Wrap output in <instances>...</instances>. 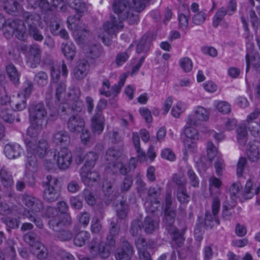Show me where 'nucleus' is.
Segmentation results:
<instances>
[{
    "label": "nucleus",
    "mask_w": 260,
    "mask_h": 260,
    "mask_svg": "<svg viewBox=\"0 0 260 260\" xmlns=\"http://www.w3.org/2000/svg\"><path fill=\"white\" fill-rule=\"evenodd\" d=\"M80 176L83 183L88 186H92L97 182L100 178L99 173L92 168L83 166L80 170Z\"/></svg>",
    "instance_id": "11"
},
{
    "label": "nucleus",
    "mask_w": 260,
    "mask_h": 260,
    "mask_svg": "<svg viewBox=\"0 0 260 260\" xmlns=\"http://www.w3.org/2000/svg\"><path fill=\"white\" fill-rule=\"evenodd\" d=\"M112 166L114 172H116L117 170H119L120 174L123 175H126L130 171L128 167L120 162L114 163Z\"/></svg>",
    "instance_id": "57"
},
{
    "label": "nucleus",
    "mask_w": 260,
    "mask_h": 260,
    "mask_svg": "<svg viewBox=\"0 0 260 260\" xmlns=\"http://www.w3.org/2000/svg\"><path fill=\"white\" fill-rule=\"evenodd\" d=\"M158 228V222L150 217L145 218L143 223V228L147 234L153 233Z\"/></svg>",
    "instance_id": "31"
},
{
    "label": "nucleus",
    "mask_w": 260,
    "mask_h": 260,
    "mask_svg": "<svg viewBox=\"0 0 260 260\" xmlns=\"http://www.w3.org/2000/svg\"><path fill=\"white\" fill-rule=\"evenodd\" d=\"M249 148L247 150V155L248 159L251 162L256 161L259 157V148L260 142L248 143Z\"/></svg>",
    "instance_id": "24"
},
{
    "label": "nucleus",
    "mask_w": 260,
    "mask_h": 260,
    "mask_svg": "<svg viewBox=\"0 0 260 260\" xmlns=\"http://www.w3.org/2000/svg\"><path fill=\"white\" fill-rule=\"evenodd\" d=\"M104 196L108 200L112 201L116 199L118 196V191L114 181L107 182L103 185Z\"/></svg>",
    "instance_id": "20"
},
{
    "label": "nucleus",
    "mask_w": 260,
    "mask_h": 260,
    "mask_svg": "<svg viewBox=\"0 0 260 260\" xmlns=\"http://www.w3.org/2000/svg\"><path fill=\"white\" fill-rule=\"evenodd\" d=\"M66 2L77 13L76 15L70 16L68 18V27L73 31V35L77 41L84 40L88 31L85 27L80 26L79 22L81 14L86 10L85 4L81 0H66Z\"/></svg>",
    "instance_id": "3"
},
{
    "label": "nucleus",
    "mask_w": 260,
    "mask_h": 260,
    "mask_svg": "<svg viewBox=\"0 0 260 260\" xmlns=\"http://www.w3.org/2000/svg\"><path fill=\"white\" fill-rule=\"evenodd\" d=\"M187 175L190 185L194 187H198L199 185V179L192 169H188Z\"/></svg>",
    "instance_id": "52"
},
{
    "label": "nucleus",
    "mask_w": 260,
    "mask_h": 260,
    "mask_svg": "<svg viewBox=\"0 0 260 260\" xmlns=\"http://www.w3.org/2000/svg\"><path fill=\"white\" fill-rule=\"evenodd\" d=\"M27 161L26 164V168L31 172L37 171L38 169V164L36 156L33 154H30V153H28L27 151Z\"/></svg>",
    "instance_id": "39"
},
{
    "label": "nucleus",
    "mask_w": 260,
    "mask_h": 260,
    "mask_svg": "<svg viewBox=\"0 0 260 260\" xmlns=\"http://www.w3.org/2000/svg\"><path fill=\"white\" fill-rule=\"evenodd\" d=\"M48 77L46 73L43 71L38 72L35 76L34 80L37 84L41 86L44 87L48 83Z\"/></svg>",
    "instance_id": "46"
},
{
    "label": "nucleus",
    "mask_w": 260,
    "mask_h": 260,
    "mask_svg": "<svg viewBox=\"0 0 260 260\" xmlns=\"http://www.w3.org/2000/svg\"><path fill=\"white\" fill-rule=\"evenodd\" d=\"M168 232L172 236V241L177 247L183 246L185 240L183 233H180L177 228L172 230L171 229L170 231Z\"/></svg>",
    "instance_id": "33"
},
{
    "label": "nucleus",
    "mask_w": 260,
    "mask_h": 260,
    "mask_svg": "<svg viewBox=\"0 0 260 260\" xmlns=\"http://www.w3.org/2000/svg\"><path fill=\"white\" fill-rule=\"evenodd\" d=\"M61 21L59 18L55 15H52L50 22V30L52 34L54 36H57L59 34V28L60 27Z\"/></svg>",
    "instance_id": "43"
},
{
    "label": "nucleus",
    "mask_w": 260,
    "mask_h": 260,
    "mask_svg": "<svg viewBox=\"0 0 260 260\" xmlns=\"http://www.w3.org/2000/svg\"><path fill=\"white\" fill-rule=\"evenodd\" d=\"M177 198L181 204L187 203L190 200V196L187 192L186 186L177 188Z\"/></svg>",
    "instance_id": "35"
},
{
    "label": "nucleus",
    "mask_w": 260,
    "mask_h": 260,
    "mask_svg": "<svg viewBox=\"0 0 260 260\" xmlns=\"http://www.w3.org/2000/svg\"><path fill=\"white\" fill-rule=\"evenodd\" d=\"M67 124L69 130L74 133L81 132L85 125L83 119L78 114L70 116Z\"/></svg>",
    "instance_id": "13"
},
{
    "label": "nucleus",
    "mask_w": 260,
    "mask_h": 260,
    "mask_svg": "<svg viewBox=\"0 0 260 260\" xmlns=\"http://www.w3.org/2000/svg\"><path fill=\"white\" fill-rule=\"evenodd\" d=\"M133 182V180L132 177L129 176H126L120 185L121 191L124 192L128 191L131 187Z\"/></svg>",
    "instance_id": "62"
},
{
    "label": "nucleus",
    "mask_w": 260,
    "mask_h": 260,
    "mask_svg": "<svg viewBox=\"0 0 260 260\" xmlns=\"http://www.w3.org/2000/svg\"><path fill=\"white\" fill-rule=\"evenodd\" d=\"M58 113L60 114L61 117H63L66 115L71 116L72 114H74L69 103L61 104L58 108Z\"/></svg>",
    "instance_id": "49"
},
{
    "label": "nucleus",
    "mask_w": 260,
    "mask_h": 260,
    "mask_svg": "<svg viewBox=\"0 0 260 260\" xmlns=\"http://www.w3.org/2000/svg\"><path fill=\"white\" fill-rule=\"evenodd\" d=\"M91 127L93 132L100 134L104 127V118L100 112H96L92 118Z\"/></svg>",
    "instance_id": "23"
},
{
    "label": "nucleus",
    "mask_w": 260,
    "mask_h": 260,
    "mask_svg": "<svg viewBox=\"0 0 260 260\" xmlns=\"http://www.w3.org/2000/svg\"><path fill=\"white\" fill-rule=\"evenodd\" d=\"M145 6L146 3L142 0H133L130 5L131 10L134 14H136L138 16V13L142 11L145 9Z\"/></svg>",
    "instance_id": "47"
},
{
    "label": "nucleus",
    "mask_w": 260,
    "mask_h": 260,
    "mask_svg": "<svg viewBox=\"0 0 260 260\" xmlns=\"http://www.w3.org/2000/svg\"><path fill=\"white\" fill-rule=\"evenodd\" d=\"M259 188L254 185L250 180L247 181L242 196L245 199L252 198L254 194H258Z\"/></svg>",
    "instance_id": "26"
},
{
    "label": "nucleus",
    "mask_w": 260,
    "mask_h": 260,
    "mask_svg": "<svg viewBox=\"0 0 260 260\" xmlns=\"http://www.w3.org/2000/svg\"><path fill=\"white\" fill-rule=\"evenodd\" d=\"M0 182L5 187H9L13 185V179L5 170L0 169Z\"/></svg>",
    "instance_id": "37"
},
{
    "label": "nucleus",
    "mask_w": 260,
    "mask_h": 260,
    "mask_svg": "<svg viewBox=\"0 0 260 260\" xmlns=\"http://www.w3.org/2000/svg\"><path fill=\"white\" fill-rule=\"evenodd\" d=\"M61 51L68 59L72 60L76 55V47L72 43H62Z\"/></svg>",
    "instance_id": "32"
},
{
    "label": "nucleus",
    "mask_w": 260,
    "mask_h": 260,
    "mask_svg": "<svg viewBox=\"0 0 260 260\" xmlns=\"http://www.w3.org/2000/svg\"><path fill=\"white\" fill-rule=\"evenodd\" d=\"M3 221L8 228L11 229H17L19 227V221L16 218H12L9 216L2 218Z\"/></svg>",
    "instance_id": "54"
},
{
    "label": "nucleus",
    "mask_w": 260,
    "mask_h": 260,
    "mask_svg": "<svg viewBox=\"0 0 260 260\" xmlns=\"http://www.w3.org/2000/svg\"><path fill=\"white\" fill-rule=\"evenodd\" d=\"M122 152L118 149L114 148H109L106 152L105 159L107 161L115 163V161L117 160L121 155Z\"/></svg>",
    "instance_id": "38"
},
{
    "label": "nucleus",
    "mask_w": 260,
    "mask_h": 260,
    "mask_svg": "<svg viewBox=\"0 0 260 260\" xmlns=\"http://www.w3.org/2000/svg\"><path fill=\"white\" fill-rule=\"evenodd\" d=\"M72 161V155L68 149L63 147L58 152L57 164L60 169H68L71 165Z\"/></svg>",
    "instance_id": "15"
},
{
    "label": "nucleus",
    "mask_w": 260,
    "mask_h": 260,
    "mask_svg": "<svg viewBox=\"0 0 260 260\" xmlns=\"http://www.w3.org/2000/svg\"><path fill=\"white\" fill-rule=\"evenodd\" d=\"M247 126L253 136L255 138L259 136L260 127L257 122H249V123H247Z\"/></svg>",
    "instance_id": "61"
},
{
    "label": "nucleus",
    "mask_w": 260,
    "mask_h": 260,
    "mask_svg": "<svg viewBox=\"0 0 260 260\" xmlns=\"http://www.w3.org/2000/svg\"><path fill=\"white\" fill-rule=\"evenodd\" d=\"M207 152L208 159L212 161L215 157L217 153L216 147L212 142H208L207 146Z\"/></svg>",
    "instance_id": "59"
},
{
    "label": "nucleus",
    "mask_w": 260,
    "mask_h": 260,
    "mask_svg": "<svg viewBox=\"0 0 260 260\" xmlns=\"http://www.w3.org/2000/svg\"><path fill=\"white\" fill-rule=\"evenodd\" d=\"M98 158V156L95 153L93 152L87 153L84 156L85 163L83 166H86L89 168H93Z\"/></svg>",
    "instance_id": "45"
},
{
    "label": "nucleus",
    "mask_w": 260,
    "mask_h": 260,
    "mask_svg": "<svg viewBox=\"0 0 260 260\" xmlns=\"http://www.w3.org/2000/svg\"><path fill=\"white\" fill-rule=\"evenodd\" d=\"M27 151L30 153V154L38 155L39 157H43L47 151L48 144L46 141H40L36 145L30 140L26 139L25 140Z\"/></svg>",
    "instance_id": "10"
},
{
    "label": "nucleus",
    "mask_w": 260,
    "mask_h": 260,
    "mask_svg": "<svg viewBox=\"0 0 260 260\" xmlns=\"http://www.w3.org/2000/svg\"><path fill=\"white\" fill-rule=\"evenodd\" d=\"M198 125H188L186 124L184 129V134L186 138L192 139L193 140L198 139V133L197 129L192 126H198Z\"/></svg>",
    "instance_id": "51"
},
{
    "label": "nucleus",
    "mask_w": 260,
    "mask_h": 260,
    "mask_svg": "<svg viewBox=\"0 0 260 260\" xmlns=\"http://www.w3.org/2000/svg\"><path fill=\"white\" fill-rule=\"evenodd\" d=\"M82 197L85 199L86 203L90 206L95 205L96 200L92 193L88 189L85 188L81 193Z\"/></svg>",
    "instance_id": "50"
},
{
    "label": "nucleus",
    "mask_w": 260,
    "mask_h": 260,
    "mask_svg": "<svg viewBox=\"0 0 260 260\" xmlns=\"http://www.w3.org/2000/svg\"><path fill=\"white\" fill-rule=\"evenodd\" d=\"M88 50L90 56L92 59L99 58L104 54L103 47L99 44L90 46Z\"/></svg>",
    "instance_id": "44"
},
{
    "label": "nucleus",
    "mask_w": 260,
    "mask_h": 260,
    "mask_svg": "<svg viewBox=\"0 0 260 260\" xmlns=\"http://www.w3.org/2000/svg\"><path fill=\"white\" fill-rule=\"evenodd\" d=\"M20 21L19 20H8L7 21H6L3 27L4 34L6 37L10 38L13 35Z\"/></svg>",
    "instance_id": "25"
},
{
    "label": "nucleus",
    "mask_w": 260,
    "mask_h": 260,
    "mask_svg": "<svg viewBox=\"0 0 260 260\" xmlns=\"http://www.w3.org/2000/svg\"><path fill=\"white\" fill-rule=\"evenodd\" d=\"M23 0H0L5 11L11 15L18 16L22 13L24 23L26 25V29L39 25L41 22V16L37 13H32L23 11L20 4Z\"/></svg>",
    "instance_id": "2"
},
{
    "label": "nucleus",
    "mask_w": 260,
    "mask_h": 260,
    "mask_svg": "<svg viewBox=\"0 0 260 260\" xmlns=\"http://www.w3.org/2000/svg\"><path fill=\"white\" fill-rule=\"evenodd\" d=\"M32 251L34 254L40 259L46 257L47 253L46 248L41 243L36 244L34 247H32Z\"/></svg>",
    "instance_id": "40"
},
{
    "label": "nucleus",
    "mask_w": 260,
    "mask_h": 260,
    "mask_svg": "<svg viewBox=\"0 0 260 260\" xmlns=\"http://www.w3.org/2000/svg\"><path fill=\"white\" fill-rule=\"evenodd\" d=\"M133 253V246L127 241H124L121 248L117 250L115 258L116 260H131V257Z\"/></svg>",
    "instance_id": "16"
},
{
    "label": "nucleus",
    "mask_w": 260,
    "mask_h": 260,
    "mask_svg": "<svg viewBox=\"0 0 260 260\" xmlns=\"http://www.w3.org/2000/svg\"><path fill=\"white\" fill-rule=\"evenodd\" d=\"M206 18L205 12L201 11L195 14L192 17V22L196 25H201L203 23Z\"/></svg>",
    "instance_id": "64"
},
{
    "label": "nucleus",
    "mask_w": 260,
    "mask_h": 260,
    "mask_svg": "<svg viewBox=\"0 0 260 260\" xmlns=\"http://www.w3.org/2000/svg\"><path fill=\"white\" fill-rule=\"evenodd\" d=\"M91 231L93 234H98L102 235L104 232L103 226L100 221L96 219L95 221H92L91 224Z\"/></svg>",
    "instance_id": "60"
},
{
    "label": "nucleus",
    "mask_w": 260,
    "mask_h": 260,
    "mask_svg": "<svg viewBox=\"0 0 260 260\" xmlns=\"http://www.w3.org/2000/svg\"><path fill=\"white\" fill-rule=\"evenodd\" d=\"M90 235L85 231H82L78 233L75 236L74 244L78 247H82L89 240Z\"/></svg>",
    "instance_id": "29"
},
{
    "label": "nucleus",
    "mask_w": 260,
    "mask_h": 260,
    "mask_svg": "<svg viewBox=\"0 0 260 260\" xmlns=\"http://www.w3.org/2000/svg\"><path fill=\"white\" fill-rule=\"evenodd\" d=\"M246 72L247 73L250 67V63L256 68L260 67V56L258 53L255 54L252 56L247 54L246 56Z\"/></svg>",
    "instance_id": "34"
},
{
    "label": "nucleus",
    "mask_w": 260,
    "mask_h": 260,
    "mask_svg": "<svg viewBox=\"0 0 260 260\" xmlns=\"http://www.w3.org/2000/svg\"><path fill=\"white\" fill-rule=\"evenodd\" d=\"M22 202L35 213L40 212L44 209V204L41 200L28 194L23 195Z\"/></svg>",
    "instance_id": "14"
},
{
    "label": "nucleus",
    "mask_w": 260,
    "mask_h": 260,
    "mask_svg": "<svg viewBox=\"0 0 260 260\" xmlns=\"http://www.w3.org/2000/svg\"><path fill=\"white\" fill-rule=\"evenodd\" d=\"M113 9L119 19H117L114 16H111L110 21L103 24L104 34L100 36L103 42L107 45L110 44L112 36H116L117 31L123 28L122 20H127L129 24H135L139 20V16L131 10L128 0H115Z\"/></svg>",
    "instance_id": "1"
},
{
    "label": "nucleus",
    "mask_w": 260,
    "mask_h": 260,
    "mask_svg": "<svg viewBox=\"0 0 260 260\" xmlns=\"http://www.w3.org/2000/svg\"><path fill=\"white\" fill-rule=\"evenodd\" d=\"M120 226L116 220H112L109 226V234L107 236L105 245L113 248L115 246V237L118 236Z\"/></svg>",
    "instance_id": "18"
},
{
    "label": "nucleus",
    "mask_w": 260,
    "mask_h": 260,
    "mask_svg": "<svg viewBox=\"0 0 260 260\" xmlns=\"http://www.w3.org/2000/svg\"><path fill=\"white\" fill-rule=\"evenodd\" d=\"M176 211L175 210H165V217L164 222H165L166 230L169 231L171 229L176 228L173 225L176 218Z\"/></svg>",
    "instance_id": "28"
},
{
    "label": "nucleus",
    "mask_w": 260,
    "mask_h": 260,
    "mask_svg": "<svg viewBox=\"0 0 260 260\" xmlns=\"http://www.w3.org/2000/svg\"><path fill=\"white\" fill-rule=\"evenodd\" d=\"M66 85L63 82L57 83L56 87L55 99L59 102L62 96L65 94Z\"/></svg>",
    "instance_id": "56"
},
{
    "label": "nucleus",
    "mask_w": 260,
    "mask_h": 260,
    "mask_svg": "<svg viewBox=\"0 0 260 260\" xmlns=\"http://www.w3.org/2000/svg\"><path fill=\"white\" fill-rule=\"evenodd\" d=\"M143 228V223L139 220H134L131 223L130 233L133 236L138 235Z\"/></svg>",
    "instance_id": "48"
},
{
    "label": "nucleus",
    "mask_w": 260,
    "mask_h": 260,
    "mask_svg": "<svg viewBox=\"0 0 260 260\" xmlns=\"http://www.w3.org/2000/svg\"><path fill=\"white\" fill-rule=\"evenodd\" d=\"M42 51L39 45L34 44L29 46L26 54V61L31 68H36L41 62Z\"/></svg>",
    "instance_id": "9"
},
{
    "label": "nucleus",
    "mask_w": 260,
    "mask_h": 260,
    "mask_svg": "<svg viewBox=\"0 0 260 260\" xmlns=\"http://www.w3.org/2000/svg\"><path fill=\"white\" fill-rule=\"evenodd\" d=\"M7 75L11 82L17 85L19 83L20 74L14 64L10 63L6 66Z\"/></svg>",
    "instance_id": "30"
},
{
    "label": "nucleus",
    "mask_w": 260,
    "mask_h": 260,
    "mask_svg": "<svg viewBox=\"0 0 260 260\" xmlns=\"http://www.w3.org/2000/svg\"><path fill=\"white\" fill-rule=\"evenodd\" d=\"M57 238L62 241H67L71 240L73 234L72 231L68 230H59L56 235Z\"/></svg>",
    "instance_id": "53"
},
{
    "label": "nucleus",
    "mask_w": 260,
    "mask_h": 260,
    "mask_svg": "<svg viewBox=\"0 0 260 260\" xmlns=\"http://www.w3.org/2000/svg\"><path fill=\"white\" fill-rule=\"evenodd\" d=\"M237 140L241 146H244L247 141V133L245 127L240 126L236 129Z\"/></svg>",
    "instance_id": "36"
},
{
    "label": "nucleus",
    "mask_w": 260,
    "mask_h": 260,
    "mask_svg": "<svg viewBox=\"0 0 260 260\" xmlns=\"http://www.w3.org/2000/svg\"><path fill=\"white\" fill-rule=\"evenodd\" d=\"M220 208V198L217 196L212 197L211 209L212 214L210 211H206L204 219V224L206 228L212 229L215 224L220 223L218 214Z\"/></svg>",
    "instance_id": "6"
},
{
    "label": "nucleus",
    "mask_w": 260,
    "mask_h": 260,
    "mask_svg": "<svg viewBox=\"0 0 260 260\" xmlns=\"http://www.w3.org/2000/svg\"><path fill=\"white\" fill-rule=\"evenodd\" d=\"M23 239L24 241L27 243L30 246H32V247H34L37 243V236L34 233H28L26 234L24 237Z\"/></svg>",
    "instance_id": "63"
},
{
    "label": "nucleus",
    "mask_w": 260,
    "mask_h": 260,
    "mask_svg": "<svg viewBox=\"0 0 260 260\" xmlns=\"http://www.w3.org/2000/svg\"><path fill=\"white\" fill-rule=\"evenodd\" d=\"M14 34L17 39L21 41L26 40L28 36L26 27L24 26V24L21 21H20Z\"/></svg>",
    "instance_id": "41"
},
{
    "label": "nucleus",
    "mask_w": 260,
    "mask_h": 260,
    "mask_svg": "<svg viewBox=\"0 0 260 260\" xmlns=\"http://www.w3.org/2000/svg\"><path fill=\"white\" fill-rule=\"evenodd\" d=\"M153 40V37L151 34L147 32L144 34L137 45V53L146 54L149 51Z\"/></svg>",
    "instance_id": "17"
},
{
    "label": "nucleus",
    "mask_w": 260,
    "mask_h": 260,
    "mask_svg": "<svg viewBox=\"0 0 260 260\" xmlns=\"http://www.w3.org/2000/svg\"><path fill=\"white\" fill-rule=\"evenodd\" d=\"M89 252L93 257L100 255L102 258H107L110 255L112 248L104 246L101 239L93 238L89 245Z\"/></svg>",
    "instance_id": "7"
},
{
    "label": "nucleus",
    "mask_w": 260,
    "mask_h": 260,
    "mask_svg": "<svg viewBox=\"0 0 260 260\" xmlns=\"http://www.w3.org/2000/svg\"><path fill=\"white\" fill-rule=\"evenodd\" d=\"M69 103L70 104L74 114H77V113L81 111L83 107V103L79 99V97H77L74 101H69Z\"/></svg>",
    "instance_id": "55"
},
{
    "label": "nucleus",
    "mask_w": 260,
    "mask_h": 260,
    "mask_svg": "<svg viewBox=\"0 0 260 260\" xmlns=\"http://www.w3.org/2000/svg\"><path fill=\"white\" fill-rule=\"evenodd\" d=\"M71 222L72 219L70 214H57L49 220L48 225L50 229L58 232L63 226L70 224Z\"/></svg>",
    "instance_id": "12"
},
{
    "label": "nucleus",
    "mask_w": 260,
    "mask_h": 260,
    "mask_svg": "<svg viewBox=\"0 0 260 260\" xmlns=\"http://www.w3.org/2000/svg\"><path fill=\"white\" fill-rule=\"evenodd\" d=\"M22 149L18 144H7L5 147L4 152L6 156L9 159H14L19 156Z\"/></svg>",
    "instance_id": "21"
},
{
    "label": "nucleus",
    "mask_w": 260,
    "mask_h": 260,
    "mask_svg": "<svg viewBox=\"0 0 260 260\" xmlns=\"http://www.w3.org/2000/svg\"><path fill=\"white\" fill-rule=\"evenodd\" d=\"M208 111L203 107H198L193 113L189 115L186 119L188 125H199L201 122L207 121L209 118Z\"/></svg>",
    "instance_id": "8"
},
{
    "label": "nucleus",
    "mask_w": 260,
    "mask_h": 260,
    "mask_svg": "<svg viewBox=\"0 0 260 260\" xmlns=\"http://www.w3.org/2000/svg\"><path fill=\"white\" fill-rule=\"evenodd\" d=\"M70 140L68 133L65 131H56L53 135L52 141L57 145L66 146L70 144Z\"/></svg>",
    "instance_id": "19"
},
{
    "label": "nucleus",
    "mask_w": 260,
    "mask_h": 260,
    "mask_svg": "<svg viewBox=\"0 0 260 260\" xmlns=\"http://www.w3.org/2000/svg\"><path fill=\"white\" fill-rule=\"evenodd\" d=\"M89 65L86 60H80L74 70V75L76 79L80 80L84 78L88 72Z\"/></svg>",
    "instance_id": "22"
},
{
    "label": "nucleus",
    "mask_w": 260,
    "mask_h": 260,
    "mask_svg": "<svg viewBox=\"0 0 260 260\" xmlns=\"http://www.w3.org/2000/svg\"><path fill=\"white\" fill-rule=\"evenodd\" d=\"M29 115L31 127L28 128V133L32 128L41 129L46 124L47 111L43 103H32L29 107Z\"/></svg>",
    "instance_id": "4"
},
{
    "label": "nucleus",
    "mask_w": 260,
    "mask_h": 260,
    "mask_svg": "<svg viewBox=\"0 0 260 260\" xmlns=\"http://www.w3.org/2000/svg\"><path fill=\"white\" fill-rule=\"evenodd\" d=\"M26 99L22 93H18L11 102V106L14 111H21L26 107Z\"/></svg>",
    "instance_id": "27"
},
{
    "label": "nucleus",
    "mask_w": 260,
    "mask_h": 260,
    "mask_svg": "<svg viewBox=\"0 0 260 260\" xmlns=\"http://www.w3.org/2000/svg\"><path fill=\"white\" fill-rule=\"evenodd\" d=\"M27 35L29 37L38 42H41L44 39V36L38 26L27 29Z\"/></svg>",
    "instance_id": "42"
},
{
    "label": "nucleus",
    "mask_w": 260,
    "mask_h": 260,
    "mask_svg": "<svg viewBox=\"0 0 260 260\" xmlns=\"http://www.w3.org/2000/svg\"><path fill=\"white\" fill-rule=\"evenodd\" d=\"M46 188L43 192V198L48 203L57 201L60 195V189L57 186L58 180L50 175L47 176Z\"/></svg>",
    "instance_id": "5"
},
{
    "label": "nucleus",
    "mask_w": 260,
    "mask_h": 260,
    "mask_svg": "<svg viewBox=\"0 0 260 260\" xmlns=\"http://www.w3.org/2000/svg\"><path fill=\"white\" fill-rule=\"evenodd\" d=\"M179 63L180 66L185 72H188L192 69V61L188 57H184L180 59Z\"/></svg>",
    "instance_id": "58"
}]
</instances>
